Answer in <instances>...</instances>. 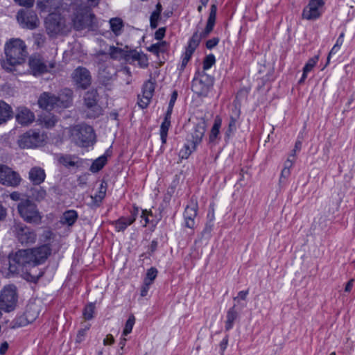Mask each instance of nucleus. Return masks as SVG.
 Returning <instances> with one entry per match:
<instances>
[{"label":"nucleus","instance_id":"obj_23","mask_svg":"<svg viewBox=\"0 0 355 355\" xmlns=\"http://www.w3.org/2000/svg\"><path fill=\"white\" fill-rule=\"evenodd\" d=\"M111 148L112 146H110L102 155L93 160L90 164L91 172L97 173L103 168L107 163V158L112 155Z\"/></svg>","mask_w":355,"mask_h":355},{"label":"nucleus","instance_id":"obj_19","mask_svg":"<svg viewBox=\"0 0 355 355\" xmlns=\"http://www.w3.org/2000/svg\"><path fill=\"white\" fill-rule=\"evenodd\" d=\"M88 12L87 6L79 7L76 9L73 18V26L76 30H82L86 26L89 19Z\"/></svg>","mask_w":355,"mask_h":355},{"label":"nucleus","instance_id":"obj_27","mask_svg":"<svg viewBox=\"0 0 355 355\" xmlns=\"http://www.w3.org/2000/svg\"><path fill=\"white\" fill-rule=\"evenodd\" d=\"M16 119L21 125H28L34 121L35 116L30 110L22 107L18 108Z\"/></svg>","mask_w":355,"mask_h":355},{"label":"nucleus","instance_id":"obj_3","mask_svg":"<svg viewBox=\"0 0 355 355\" xmlns=\"http://www.w3.org/2000/svg\"><path fill=\"white\" fill-rule=\"evenodd\" d=\"M217 9V6L216 4L211 5L209 17L205 29L200 33L198 31L193 33L192 36L188 40L187 45L185 47V51L194 53L202 39L207 37L213 31L216 24Z\"/></svg>","mask_w":355,"mask_h":355},{"label":"nucleus","instance_id":"obj_47","mask_svg":"<svg viewBox=\"0 0 355 355\" xmlns=\"http://www.w3.org/2000/svg\"><path fill=\"white\" fill-rule=\"evenodd\" d=\"M42 122L46 128H51L55 125L57 119L55 116L49 114L42 117Z\"/></svg>","mask_w":355,"mask_h":355},{"label":"nucleus","instance_id":"obj_29","mask_svg":"<svg viewBox=\"0 0 355 355\" xmlns=\"http://www.w3.org/2000/svg\"><path fill=\"white\" fill-rule=\"evenodd\" d=\"M222 122L223 121L221 116L216 115L209 135V140L210 143L214 142L218 138Z\"/></svg>","mask_w":355,"mask_h":355},{"label":"nucleus","instance_id":"obj_42","mask_svg":"<svg viewBox=\"0 0 355 355\" xmlns=\"http://www.w3.org/2000/svg\"><path fill=\"white\" fill-rule=\"evenodd\" d=\"M319 60V55H315L308 60L306 63L303 67L302 71H304L305 73H309L310 71L313 70V69L315 67V66L317 64Z\"/></svg>","mask_w":355,"mask_h":355},{"label":"nucleus","instance_id":"obj_43","mask_svg":"<svg viewBox=\"0 0 355 355\" xmlns=\"http://www.w3.org/2000/svg\"><path fill=\"white\" fill-rule=\"evenodd\" d=\"M158 270L155 267H151L147 270L146 277L144 279V282L153 284L154 280L157 276Z\"/></svg>","mask_w":355,"mask_h":355},{"label":"nucleus","instance_id":"obj_46","mask_svg":"<svg viewBox=\"0 0 355 355\" xmlns=\"http://www.w3.org/2000/svg\"><path fill=\"white\" fill-rule=\"evenodd\" d=\"M135 323V318L134 315H130L128 319L127 320L126 322H125V327L123 330V336H127L129 334L131 333L132 329H133V327H134V324Z\"/></svg>","mask_w":355,"mask_h":355},{"label":"nucleus","instance_id":"obj_30","mask_svg":"<svg viewBox=\"0 0 355 355\" xmlns=\"http://www.w3.org/2000/svg\"><path fill=\"white\" fill-rule=\"evenodd\" d=\"M60 164L66 168H71L79 166V159L75 155H61L58 158Z\"/></svg>","mask_w":355,"mask_h":355},{"label":"nucleus","instance_id":"obj_58","mask_svg":"<svg viewBox=\"0 0 355 355\" xmlns=\"http://www.w3.org/2000/svg\"><path fill=\"white\" fill-rule=\"evenodd\" d=\"M174 106L168 105L167 110L166 111L164 119L171 120L172 113Z\"/></svg>","mask_w":355,"mask_h":355},{"label":"nucleus","instance_id":"obj_60","mask_svg":"<svg viewBox=\"0 0 355 355\" xmlns=\"http://www.w3.org/2000/svg\"><path fill=\"white\" fill-rule=\"evenodd\" d=\"M340 49L336 47L335 45L333 46L327 56V64L329 62L331 57L336 54Z\"/></svg>","mask_w":355,"mask_h":355},{"label":"nucleus","instance_id":"obj_4","mask_svg":"<svg viewBox=\"0 0 355 355\" xmlns=\"http://www.w3.org/2000/svg\"><path fill=\"white\" fill-rule=\"evenodd\" d=\"M19 216L27 223L39 225L42 222V215L37 206L29 199H24L17 205Z\"/></svg>","mask_w":355,"mask_h":355},{"label":"nucleus","instance_id":"obj_37","mask_svg":"<svg viewBox=\"0 0 355 355\" xmlns=\"http://www.w3.org/2000/svg\"><path fill=\"white\" fill-rule=\"evenodd\" d=\"M93 97L92 99H90V118H96L103 114V110L97 103L94 95H93Z\"/></svg>","mask_w":355,"mask_h":355},{"label":"nucleus","instance_id":"obj_59","mask_svg":"<svg viewBox=\"0 0 355 355\" xmlns=\"http://www.w3.org/2000/svg\"><path fill=\"white\" fill-rule=\"evenodd\" d=\"M178 92L176 90H174L171 95V98H170V101L168 103L169 105H171V106L175 105V101L178 98Z\"/></svg>","mask_w":355,"mask_h":355},{"label":"nucleus","instance_id":"obj_28","mask_svg":"<svg viewBox=\"0 0 355 355\" xmlns=\"http://www.w3.org/2000/svg\"><path fill=\"white\" fill-rule=\"evenodd\" d=\"M110 29L115 37H119L122 35L124 31L123 20L119 17H112L109 20Z\"/></svg>","mask_w":355,"mask_h":355},{"label":"nucleus","instance_id":"obj_11","mask_svg":"<svg viewBox=\"0 0 355 355\" xmlns=\"http://www.w3.org/2000/svg\"><path fill=\"white\" fill-rule=\"evenodd\" d=\"M45 25L48 33L55 35L64 31L65 20L58 14H51L46 19Z\"/></svg>","mask_w":355,"mask_h":355},{"label":"nucleus","instance_id":"obj_10","mask_svg":"<svg viewBox=\"0 0 355 355\" xmlns=\"http://www.w3.org/2000/svg\"><path fill=\"white\" fill-rule=\"evenodd\" d=\"M21 181L18 173L6 165L0 164V183L12 187H17Z\"/></svg>","mask_w":355,"mask_h":355},{"label":"nucleus","instance_id":"obj_38","mask_svg":"<svg viewBox=\"0 0 355 355\" xmlns=\"http://www.w3.org/2000/svg\"><path fill=\"white\" fill-rule=\"evenodd\" d=\"M108 53L110 58L114 60H119L120 58L125 59L126 51L119 47L110 46L109 48Z\"/></svg>","mask_w":355,"mask_h":355},{"label":"nucleus","instance_id":"obj_22","mask_svg":"<svg viewBox=\"0 0 355 355\" xmlns=\"http://www.w3.org/2000/svg\"><path fill=\"white\" fill-rule=\"evenodd\" d=\"M206 131V127L204 123H198L193 126L191 133V139H189V142L192 143L196 146H198L202 141Z\"/></svg>","mask_w":355,"mask_h":355},{"label":"nucleus","instance_id":"obj_44","mask_svg":"<svg viewBox=\"0 0 355 355\" xmlns=\"http://www.w3.org/2000/svg\"><path fill=\"white\" fill-rule=\"evenodd\" d=\"M46 192L42 187L32 189V196L37 201H41L45 198Z\"/></svg>","mask_w":355,"mask_h":355},{"label":"nucleus","instance_id":"obj_55","mask_svg":"<svg viewBox=\"0 0 355 355\" xmlns=\"http://www.w3.org/2000/svg\"><path fill=\"white\" fill-rule=\"evenodd\" d=\"M17 4L24 7H31L34 4L35 0H14Z\"/></svg>","mask_w":355,"mask_h":355},{"label":"nucleus","instance_id":"obj_54","mask_svg":"<svg viewBox=\"0 0 355 355\" xmlns=\"http://www.w3.org/2000/svg\"><path fill=\"white\" fill-rule=\"evenodd\" d=\"M152 284L144 281L142 286H141L140 295L141 297H146L148 295L150 286Z\"/></svg>","mask_w":355,"mask_h":355},{"label":"nucleus","instance_id":"obj_24","mask_svg":"<svg viewBox=\"0 0 355 355\" xmlns=\"http://www.w3.org/2000/svg\"><path fill=\"white\" fill-rule=\"evenodd\" d=\"M29 67L33 75L44 73L48 71L47 66L38 56H32L29 59Z\"/></svg>","mask_w":355,"mask_h":355},{"label":"nucleus","instance_id":"obj_56","mask_svg":"<svg viewBox=\"0 0 355 355\" xmlns=\"http://www.w3.org/2000/svg\"><path fill=\"white\" fill-rule=\"evenodd\" d=\"M345 35V34L344 31L340 33V34L339 35V36L337 38L336 42L334 44L336 47H338L339 49H340V47L342 46V45L344 42Z\"/></svg>","mask_w":355,"mask_h":355},{"label":"nucleus","instance_id":"obj_35","mask_svg":"<svg viewBox=\"0 0 355 355\" xmlns=\"http://www.w3.org/2000/svg\"><path fill=\"white\" fill-rule=\"evenodd\" d=\"M197 146L193 145L192 143L189 142L187 140V143L184 144L182 148L180 150L179 157L182 159H187L191 155V154L195 151Z\"/></svg>","mask_w":355,"mask_h":355},{"label":"nucleus","instance_id":"obj_16","mask_svg":"<svg viewBox=\"0 0 355 355\" xmlns=\"http://www.w3.org/2000/svg\"><path fill=\"white\" fill-rule=\"evenodd\" d=\"M155 84L150 80L144 83L142 87V95L138 96L137 104L141 109L146 108L150 104L153 96Z\"/></svg>","mask_w":355,"mask_h":355},{"label":"nucleus","instance_id":"obj_20","mask_svg":"<svg viewBox=\"0 0 355 355\" xmlns=\"http://www.w3.org/2000/svg\"><path fill=\"white\" fill-rule=\"evenodd\" d=\"M38 105L40 107L44 110H52L58 107L56 96L49 92H44L40 95L38 99Z\"/></svg>","mask_w":355,"mask_h":355},{"label":"nucleus","instance_id":"obj_53","mask_svg":"<svg viewBox=\"0 0 355 355\" xmlns=\"http://www.w3.org/2000/svg\"><path fill=\"white\" fill-rule=\"evenodd\" d=\"M150 216H153L151 212L149 213L146 210H143L142 211V213H141V220L144 221V226L146 227V226H147V225L150 223V218H149Z\"/></svg>","mask_w":355,"mask_h":355},{"label":"nucleus","instance_id":"obj_51","mask_svg":"<svg viewBox=\"0 0 355 355\" xmlns=\"http://www.w3.org/2000/svg\"><path fill=\"white\" fill-rule=\"evenodd\" d=\"M220 42V39L218 37H213L211 39L208 40L206 42V47L207 49L211 50L216 46Z\"/></svg>","mask_w":355,"mask_h":355},{"label":"nucleus","instance_id":"obj_17","mask_svg":"<svg viewBox=\"0 0 355 355\" xmlns=\"http://www.w3.org/2000/svg\"><path fill=\"white\" fill-rule=\"evenodd\" d=\"M72 80L77 89H86L89 86V71L83 67L76 68L71 75Z\"/></svg>","mask_w":355,"mask_h":355},{"label":"nucleus","instance_id":"obj_9","mask_svg":"<svg viewBox=\"0 0 355 355\" xmlns=\"http://www.w3.org/2000/svg\"><path fill=\"white\" fill-rule=\"evenodd\" d=\"M13 232L22 245L33 244L36 241L37 235L35 231L22 223H16Z\"/></svg>","mask_w":355,"mask_h":355},{"label":"nucleus","instance_id":"obj_49","mask_svg":"<svg viewBox=\"0 0 355 355\" xmlns=\"http://www.w3.org/2000/svg\"><path fill=\"white\" fill-rule=\"evenodd\" d=\"M161 19V14L152 12L150 16V27L151 29H155L158 26V23Z\"/></svg>","mask_w":355,"mask_h":355},{"label":"nucleus","instance_id":"obj_33","mask_svg":"<svg viewBox=\"0 0 355 355\" xmlns=\"http://www.w3.org/2000/svg\"><path fill=\"white\" fill-rule=\"evenodd\" d=\"M168 42L162 40L147 47V51L157 56H159L160 53H166L168 51Z\"/></svg>","mask_w":355,"mask_h":355},{"label":"nucleus","instance_id":"obj_41","mask_svg":"<svg viewBox=\"0 0 355 355\" xmlns=\"http://www.w3.org/2000/svg\"><path fill=\"white\" fill-rule=\"evenodd\" d=\"M216 61V57L214 54L210 53V54L206 55L205 57V58L203 60V62H202V68H203L202 71L205 72V71H207L209 69H211L212 67V66L215 64Z\"/></svg>","mask_w":355,"mask_h":355},{"label":"nucleus","instance_id":"obj_40","mask_svg":"<svg viewBox=\"0 0 355 355\" xmlns=\"http://www.w3.org/2000/svg\"><path fill=\"white\" fill-rule=\"evenodd\" d=\"M193 54V53H191L190 51L189 52V51H187L185 50L182 53V54L181 55V62H180V66L178 67V69L180 72H182L184 70V69L187 67L188 62L191 60Z\"/></svg>","mask_w":355,"mask_h":355},{"label":"nucleus","instance_id":"obj_50","mask_svg":"<svg viewBox=\"0 0 355 355\" xmlns=\"http://www.w3.org/2000/svg\"><path fill=\"white\" fill-rule=\"evenodd\" d=\"M166 31V27H160L159 28L154 34V38L156 40L162 41V39L165 37Z\"/></svg>","mask_w":355,"mask_h":355},{"label":"nucleus","instance_id":"obj_52","mask_svg":"<svg viewBox=\"0 0 355 355\" xmlns=\"http://www.w3.org/2000/svg\"><path fill=\"white\" fill-rule=\"evenodd\" d=\"M228 343H229V336L226 335L223 338V340L220 341V343L219 344V347H220V352H221V354H223L224 352L227 349V345H228Z\"/></svg>","mask_w":355,"mask_h":355},{"label":"nucleus","instance_id":"obj_36","mask_svg":"<svg viewBox=\"0 0 355 355\" xmlns=\"http://www.w3.org/2000/svg\"><path fill=\"white\" fill-rule=\"evenodd\" d=\"M77 219V214L73 210L65 211L60 218V222L63 225H72Z\"/></svg>","mask_w":355,"mask_h":355},{"label":"nucleus","instance_id":"obj_8","mask_svg":"<svg viewBox=\"0 0 355 355\" xmlns=\"http://www.w3.org/2000/svg\"><path fill=\"white\" fill-rule=\"evenodd\" d=\"M17 301L16 288L9 285L5 286L0 293V309L2 311L10 312L12 311Z\"/></svg>","mask_w":355,"mask_h":355},{"label":"nucleus","instance_id":"obj_7","mask_svg":"<svg viewBox=\"0 0 355 355\" xmlns=\"http://www.w3.org/2000/svg\"><path fill=\"white\" fill-rule=\"evenodd\" d=\"M44 141L43 134L30 130L19 137L17 143L21 148H33L42 146Z\"/></svg>","mask_w":355,"mask_h":355},{"label":"nucleus","instance_id":"obj_34","mask_svg":"<svg viewBox=\"0 0 355 355\" xmlns=\"http://www.w3.org/2000/svg\"><path fill=\"white\" fill-rule=\"evenodd\" d=\"M237 318L238 313L236 310V306L234 305L227 311L226 321L225 325V328L227 331L231 330L233 328L234 322L237 319Z\"/></svg>","mask_w":355,"mask_h":355},{"label":"nucleus","instance_id":"obj_25","mask_svg":"<svg viewBox=\"0 0 355 355\" xmlns=\"http://www.w3.org/2000/svg\"><path fill=\"white\" fill-rule=\"evenodd\" d=\"M72 95L73 92L70 89L65 88L61 90L59 95L58 96H56L58 107H69L72 103Z\"/></svg>","mask_w":355,"mask_h":355},{"label":"nucleus","instance_id":"obj_15","mask_svg":"<svg viewBox=\"0 0 355 355\" xmlns=\"http://www.w3.org/2000/svg\"><path fill=\"white\" fill-rule=\"evenodd\" d=\"M40 306L35 302H31L26 306L24 313L17 318L16 324L18 326H26L34 322L38 317Z\"/></svg>","mask_w":355,"mask_h":355},{"label":"nucleus","instance_id":"obj_39","mask_svg":"<svg viewBox=\"0 0 355 355\" xmlns=\"http://www.w3.org/2000/svg\"><path fill=\"white\" fill-rule=\"evenodd\" d=\"M240 115V110L236 111V114L235 116H230V122L228 124L227 129L225 132V137L229 138L232 133H233L236 130V122L237 119Z\"/></svg>","mask_w":355,"mask_h":355},{"label":"nucleus","instance_id":"obj_18","mask_svg":"<svg viewBox=\"0 0 355 355\" xmlns=\"http://www.w3.org/2000/svg\"><path fill=\"white\" fill-rule=\"evenodd\" d=\"M107 189V184L105 180H101L98 187L96 189L94 188L93 193L90 194V208H97L100 207L103 202V199L106 196Z\"/></svg>","mask_w":355,"mask_h":355},{"label":"nucleus","instance_id":"obj_26","mask_svg":"<svg viewBox=\"0 0 355 355\" xmlns=\"http://www.w3.org/2000/svg\"><path fill=\"white\" fill-rule=\"evenodd\" d=\"M28 178L34 185H40L45 180V171L40 166H34L28 172Z\"/></svg>","mask_w":355,"mask_h":355},{"label":"nucleus","instance_id":"obj_32","mask_svg":"<svg viewBox=\"0 0 355 355\" xmlns=\"http://www.w3.org/2000/svg\"><path fill=\"white\" fill-rule=\"evenodd\" d=\"M171 127V120L163 118L159 130V134L162 146L165 145L167 142L168 133Z\"/></svg>","mask_w":355,"mask_h":355},{"label":"nucleus","instance_id":"obj_31","mask_svg":"<svg viewBox=\"0 0 355 355\" xmlns=\"http://www.w3.org/2000/svg\"><path fill=\"white\" fill-rule=\"evenodd\" d=\"M12 107L3 101H0V125L12 117Z\"/></svg>","mask_w":355,"mask_h":355},{"label":"nucleus","instance_id":"obj_14","mask_svg":"<svg viewBox=\"0 0 355 355\" xmlns=\"http://www.w3.org/2000/svg\"><path fill=\"white\" fill-rule=\"evenodd\" d=\"M87 126L78 125L71 128L70 138L77 146L87 147L89 146V136Z\"/></svg>","mask_w":355,"mask_h":355},{"label":"nucleus","instance_id":"obj_62","mask_svg":"<svg viewBox=\"0 0 355 355\" xmlns=\"http://www.w3.org/2000/svg\"><path fill=\"white\" fill-rule=\"evenodd\" d=\"M114 341V339L112 335H107V336L103 339V345H112Z\"/></svg>","mask_w":355,"mask_h":355},{"label":"nucleus","instance_id":"obj_5","mask_svg":"<svg viewBox=\"0 0 355 355\" xmlns=\"http://www.w3.org/2000/svg\"><path fill=\"white\" fill-rule=\"evenodd\" d=\"M214 78L205 71H198L192 80V90L198 96L207 97L213 88Z\"/></svg>","mask_w":355,"mask_h":355},{"label":"nucleus","instance_id":"obj_57","mask_svg":"<svg viewBox=\"0 0 355 355\" xmlns=\"http://www.w3.org/2000/svg\"><path fill=\"white\" fill-rule=\"evenodd\" d=\"M86 335H87V329H83L80 330L77 334L76 341L78 343H80L85 338Z\"/></svg>","mask_w":355,"mask_h":355},{"label":"nucleus","instance_id":"obj_12","mask_svg":"<svg viewBox=\"0 0 355 355\" xmlns=\"http://www.w3.org/2000/svg\"><path fill=\"white\" fill-rule=\"evenodd\" d=\"M17 19L21 27L28 29H35L40 24L35 12L31 10H20L17 15Z\"/></svg>","mask_w":355,"mask_h":355},{"label":"nucleus","instance_id":"obj_6","mask_svg":"<svg viewBox=\"0 0 355 355\" xmlns=\"http://www.w3.org/2000/svg\"><path fill=\"white\" fill-rule=\"evenodd\" d=\"M324 12L325 2L324 0H309L302 10V17L308 21H316L322 16Z\"/></svg>","mask_w":355,"mask_h":355},{"label":"nucleus","instance_id":"obj_2","mask_svg":"<svg viewBox=\"0 0 355 355\" xmlns=\"http://www.w3.org/2000/svg\"><path fill=\"white\" fill-rule=\"evenodd\" d=\"M6 59L2 60V67L8 71H12L13 67L23 64L28 55L26 46L19 38L9 40L4 46Z\"/></svg>","mask_w":355,"mask_h":355},{"label":"nucleus","instance_id":"obj_45","mask_svg":"<svg viewBox=\"0 0 355 355\" xmlns=\"http://www.w3.org/2000/svg\"><path fill=\"white\" fill-rule=\"evenodd\" d=\"M138 66L141 69H146L149 65L148 58L144 52L140 51V54L136 60Z\"/></svg>","mask_w":355,"mask_h":355},{"label":"nucleus","instance_id":"obj_13","mask_svg":"<svg viewBox=\"0 0 355 355\" xmlns=\"http://www.w3.org/2000/svg\"><path fill=\"white\" fill-rule=\"evenodd\" d=\"M139 211V208L134 205L130 216H121L117 220L110 221V224L114 227L116 232H124L136 220Z\"/></svg>","mask_w":355,"mask_h":355},{"label":"nucleus","instance_id":"obj_63","mask_svg":"<svg viewBox=\"0 0 355 355\" xmlns=\"http://www.w3.org/2000/svg\"><path fill=\"white\" fill-rule=\"evenodd\" d=\"M354 279H351L347 282V283L346 284L345 287V291L346 293H349L352 291L353 285H354Z\"/></svg>","mask_w":355,"mask_h":355},{"label":"nucleus","instance_id":"obj_21","mask_svg":"<svg viewBox=\"0 0 355 355\" xmlns=\"http://www.w3.org/2000/svg\"><path fill=\"white\" fill-rule=\"evenodd\" d=\"M198 206L197 202L187 205L184 212L186 227L193 229L195 226V219L197 216Z\"/></svg>","mask_w":355,"mask_h":355},{"label":"nucleus","instance_id":"obj_61","mask_svg":"<svg viewBox=\"0 0 355 355\" xmlns=\"http://www.w3.org/2000/svg\"><path fill=\"white\" fill-rule=\"evenodd\" d=\"M158 246V241L157 240H153L149 245V250L150 254L155 252Z\"/></svg>","mask_w":355,"mask_h":355},{"label":"nucleus","instance_id":"obj_1","mask_svg":"<svg viewBox=\"0 0 355 355\" xmlns=\"http://www.w3.org/2000/svg\"><path fill=\"white\" fill-rule=\"evenodd\" d=\"M51 253L49 244H44L37 248L20 250L8 257L9 266L6 277L26 272L37 265L44 263Z\"/></svg>","mask_w":355,"mask_h":355},{"label":"nucleus","instance_id":"obj_48","mask_svg":"<svg viewBox=\"0 0 355 355\" xmlns=\"http://www.w3.org/2000/svg\"><path fill=\"white\" fill-rule=\"evenodd\" d=\"M140 54V51H137V50H130L126 51V53L125 55V60L129 62L130 64H133L136 62L137 58Z\"/></svg>","mask_w":355,"mask_h":355},{"label":"nucleus","instance_id":"obj_64","mask_svg":"<svg viewBox=\"0 0 355 355\" xmlns=\"http://www.w3.org/2000/svg\"><path fill=\"white\" fill-rule=\"evenodd\" d=\"M248 293H249L248 290L239 291L238 293V296L236 297H234V299L236 300L238 297H239L240 299L244 300L246 299Z\"/></svg>","mask_w":355,"mask_h":355}]
</instances>
